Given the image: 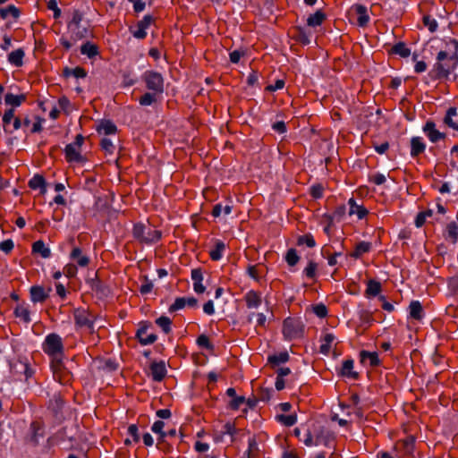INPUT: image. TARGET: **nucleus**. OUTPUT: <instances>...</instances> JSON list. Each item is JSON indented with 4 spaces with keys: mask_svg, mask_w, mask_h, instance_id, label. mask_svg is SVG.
<instances>
[{
    "mask_svg": "<svg viewBox=\"0 0 458 458\" xmlns=\"http://www.w3.org/2000/svg\"><path fill=\"white\" fill-rule=\"evenodd\" d=\"M457 66L458 54L449 55L446 51L441 50L437 53L436 63L428 75L432 81L448 80Z\"/></svg>",
    "mask_w": 458,
    "mask_h": 458,
    "instance_id": "obj_1",
    "label": "nucleus"
},
{
    "mask_svg": "<svg viewBox=\"0 0 458 458\" xmlns=\"http://www.w3.org/2000/svg\"><path fill=\"white\" fill-rule=\"evenodd\" d=\"M132 234L136 240L146 244L155 243L161 238L160 231L143 224L134 225Z\"/></svg>",
    "mask_w": 458,
    "mask_h": 458,
    "instance_id": "obj_2",
    "label": "nucleus"
},
{
    "mask_svg": "<svg viewBox=\"0 0 458 458\" xmlns=\"http://www.w3.org/2000/svg\"><path fill=\"white\" fill-rule=\"evenodd\" d=\"M267 363L271 366V368L275 369L276 372L277 373L275 382L276 390H283L285 387L284 376L286 375V370L283 368H280V366L286 363V352L269 355L267 358Z\"/></svg>",
    "mask_w": 458,
    "mask_h": 458,
    "instance_id": "obj_3",
    "label": "nucleus"
},
{
    "mask_svg": "<svg viewBox=\"0 0 458 458\" xmlns=\"http://www.w3.org/2000/svg\"><path fill=\"white\" fill-rule=\"evenodd\" d=\"M42 349L51 359L64 356L63 340L57 334L52 333L47 335L42 344Z\"/></svg>",
    "mask_w": 458,
    "mask_h": 458,
    "instance_id": "obj_4",
    "label": "nucleus"
},
{
    "mask_svg": "<svg viewBox=\"0 0 458 458\" xmlns=\"http://www.w3.org/2000/svg\"><path fill=\"white\" fill-rule=\"evenodd\" d=\"M142 80L149 91L160 95L164 92V78L161 73L155 71H146L142 74Z\"/></svg>",
    "mask_w": 458,
    "mask_h": 458,
    "instance_id": "obj_5",
    "label": "nucleus"
},
{
    "mask_svg": "<svg viewBox=\"0 0 458 458\" xmlns=\"http://www.w3.org/2000/svg\"><path fill=\"white\" fill-rule=\"evenodd\" d=\"M63 358L64 356L51 359V369L53 371L54 378L57 380L59 383L64 385L71 380L72 375L65 369L63 362Z\"/></svg>",
    "mask_w": 458,
    "mask_h": 458,
    "instance_id": "obj_6",
    "label": "nucleus"
},
{
    "mask_svg": "<svg viewBox=\"0 0 458 458\" xmlns=\"http://www.w3.org/2000/svg\"><path fill=\"white\" fill-rule=\"evenodd\" d=\"M84 142V137L78 134L72 143L65 147V157L68 162H81L83 160L81 155V148Z\"/></svg>",
    "mask_w": 458,
    "mask_h": 458,
    "instance_id": "obj_7",
    "label": "nucleus"
},
{
    "mask_svg": "<svg viewBox=\"0 0 458 458\" xmlns=\"http://www.w3.org/2000/svg\"><path fill=\"white\" fill-rule=\"evenodd\" d=\"M305 325L300 318L288 317V340L302 338Z\"/></svg>",
    "mask_w": 458,
    "mask_h": 458,
    "instance_id": "obj_8",
    "label": "nucleus"
},
{
    "mask_svg": "<svg viewBox=\"0 0 458 458\" xmlns=\"http://www.w3.org/2000/svg\"><path fill=\"white\" fill-rule=\"evenodd\" d=\"M74 320L77 326L86 327L90 332L94 331V321L92 316L84 309H77L74 310Z\"/></svg>",
    "mask_w": 458,
    "mask_h": 458,
    "instance_id": "obj_9",
    "label": "nucleus"
},
{
    "mask_svg": "<svg viewBox=\"0 0 458 458\" xmlns=\"http://www.w3.org/2000/svg\"><path fill=\"white\" fill-rule=\"evenodd\" d=\"M423 132L427 135L428 140L436 143L440 140H445L446 138V134L444 132H440L436 129V123L432 120H428L422 128Z\"/></svg>",
    "mask_w": 458,
    "mask_h": 458,
    "instance_id": "obj_10",
    "label": "nucleus"
},
{
    "mask_svg": "<svg viewBox=\"0 0 458 458\" xmlns=\"http://www.w3.org/2000/svg\"><path fill=\"white\" fill-rule=\"evenodd\" d=\"M415 441V437L408 436L406 438L397 441L394 445V449L397 452H402L403 455L410 456L413 454Z\"/></svg>",
    "mask_w": 458,
    "mask_h": 458,
    "instance_id": "obj_11",
    "label": "nucleus"
},
{
    "mask_svg": "<svg viewBox=\"0 0 458 458\" xmlns=\"http://www.w3.org/2000/svg\"><path fill=\"white\" fill-rule=\"evenodd\" d=\"M154 21L153 16L148 14L143 17L141 21H140L137 24V29L131 30V33L134 38L138 39H143L147 36V30Z\"/></svg>",
    "mask_w": 458,
    "mask_h": 458,
    "instance_id": "obj_12",
    "label": "nucleus"
},
{
    "mask_svg": "<svg viewBox=\"0 0 458 458\" xmlns=\"http://www.w3.org/2000/svg\"><path fill=\"white\" fill-rule=\"evenodd\" d=\"M166 368L164 361H154L149 366L148 375L156 382L162 381L166 375Z\"/></svg>",
    "mask_w": 458,
    "mask_h": 458,
    "instance_id": "obj_13",
    "label": "nucleus"
},
{
    "mask_svg": "<svg viewBox=\"0 0 458 458\" xmlns=\"http://www.w3.org/2000/svg\"><path fill=\"white\" fill-rule=\"evenodd\" d=\"M148 325L141 323L140 327L137 330L136 336L142 345L151 344L157 339V335L148 334Z\"/></svg>",
    "mask_w": 458,
    "mask_h": 458,
    "instance_id": "obj_14",
    "label": "nucleus"
},
{
    "mask_svg": "<svg viewBox=\"0 0 458 458\" xmlns=\"http://www.w3.org/2000/svg\"><path fill=\"white\" fill-rule=\"evenodd\" d=\"M97 131L103 137L114 136L117 131V127L113 122L103 120L98 125Z\"/></svg>",
    "mask_w": 458,
    "mask_h": 458,
    "instance_id": "obj_15",
    "label": "nucleus"
},
{
    "mask_svg": "<svg viewBox=\"0 0 458 458\" xmlns=\"http://www.w3.org/2000/svg\"><path fill=\"white\" fill-rule=\"evenodd\" d=\"M70 259L77 263L81 267H86L89 264V258L82 253V250L79 247H74L71 253Z\"/></svg>",
    "mask_w": 458,
    "mask_h": 458,
    "instance_id": "obj_16",
    "label": "nucleus"
},
{
    "mask_svg": "<svg viewBox=\"0 0 458 458\" xmlns=\"http://www.w3.org/2000/svg\"><path fill=\"white\" fill-rule=\"evenodd\" d=\"M191 280L193 281V290L195 293L200 294L206 290V287L202 284L203 274L200 268H195L191 270Z\"/></svg>",
    "mask_w": 458,
    "mask_h": 458,
    "instance_id": "obj_17",
    "label": "nucleus"
},
{
    "mask_svg": "<svg viewBox=\"0 0 458 458\" xmlns=\"http://www.w3.org/2000/svg\"><path fill=\"white\" fill-rule=\"evenodd\" d=\"M353 360L352 359L345 360L343 362V366L338 372V375L341 377H345L352 379H358L360 375L358 372L353 371Z\"/></svg>",
    "mask_w": 458,
    "mask_h": 458,
    "instance_id": "obj_18",
    "label": "nucleus"
},
{
    "mask_svg": "<svg viewBox=\"0 0 458 458\" xmlns=\"http://www.w3.org/2000/svg\"><path fill=\"white\" fill-rule=\"evenodd\" d=\"M248 309H258L261 302V296L257 292L250 290L243 297Z\"/></svg>",
    "mask_w": 458,
    "mask_h": 458,
    "instance_id": "obj_19",
    "label": "nucleus"
},
{
    "mask_svg": "<svg viewBox=\"0 0 458 458\" xmlns=\"http://www.w3.org/2000/svg\"><path fill=\"white\" fill-rule=\"evenodd\" d=\"M410 145L411 157H419L426 149V144L423 142L420 137H412L411 139Z\"/></svg>",
    "mask_w": 458,
    "mask_h": 458,
    "instance_id": "obj_20",
    "label": "nucleus"
},
{
    "mask_svg": "<svg viewBox=\"0 0 458 458\" xmlns=\"http://www.w3.org/2000/svg\"><path fill=\"white\" fill-rule=\"evenodd\" d=\"M30 300L32 302H43L48 297V293L45 291L44 287L39 285H34L30 290Z\"/></svg>",
    "mask_w": 458,
    "mask_h": 458,
    "instance_id": "obj_21",
    "label": "nucleus"
},
{
    "mask_svg": "<svg viewBox=\"0 0 458 458\" xmlns=\"http://www.w3.org/2000/svg\"><path fill=\"white\" fill-rule=\"evenodd\" d=\"M356 13L358 14L357 23L360 27H366L369 21L367 7L357 4L353 6Z\"/></svg>",
    "mask_w": 458,
    "mask_h": 458,
    "instance_id": "obj_22",
    "label": "nucleus"
},
{
    "mask_svg": "<svg viewBox=\"0 0 458 458\" xmlns=\"http://www.w3.org/2000/svg\"><path fill=\"white\" fill-rule=\"evenodd\" d=\"M409 314L412 319L420 321L424 316L423 307L419 301H411L409 305Z\"/></svg>",
    "mask_w": 458,
    "mask_h": 458,
    "instance_id": "obj_23",
    "label": "nucleus"
},
{
    "mask_svg": "<svg viewBox=\"0 0 458 458\" xmlns=\"http://www.w3.org/2000/svg\"><path fill=\"white\" fill-rule=\"evenodd\" d=\"M381 291H382L381 283L375 279H369L367 282V289L365 291V296L367 298L376 297V296L379 295Z\"/></svg>",
    "mask_w": 458,
    "mask_h": 458,
    "instance_id": "obj_24",
    "label": "nucleus"
},
{
    "mask_svg": "<svg viewBox=\"0 0 458 458\" xmlns=\"http://www.w3.org/2000/svg\"><path fill=\"white\" fill-rule=\"evenodd\" d=\"M360 358L361 363H364L366 361V360H369V365L372 368L377 367L381 363V361L378 358V354L376 352H371L369 351L362 350L360 352Z\"/></svg>",
    "mask_w": 458,
    "mask_h": 458,
    "instance_id": "obj_25",
    "label": "nucleus"
},
{
    "mask_svg": "<svg viewBox=\"0 0 458 458\" xmlns=\"http://www.w3.org/2000/svg\"><path fill=\"white\" fill-rule=\"evenodd\" d=\"M316 445L324 444L327 445L331 441L334 440V434L325 428H320L315 434Z\"/></svg>",
    "mask_w": 458,
    "mask_h": 458,
    "instance_id": "obj_26",
    "label": "nucleus"
},
{
    "mask_svg": "<svg viewBox=\"0 0 458 458\" xmlns=\"http://www.w3.org/2000/svg\"><path fill=\"white\" fill-rule=\"evenodd\" d=\"M350 206L349 215L356 214L359 219H363L368 214V209L362 206L358 205L353 198H351L348 201Z\"/></svg>",
    "mask_w": 458,
    "mask_h": 458,
    "instance_id": "obj_27",
    "label": "nucleus"
},
{
    "mask_svg": "<svg viewBox=\"0 0 458 458\" xmlns=\"http://www.w3.org/2000/svg\"><path fill=\"white\" fill-rule=\"evenodd\" d=\"M24 55V51L18 48L8 55V62L15 67H21L23 64Z\"/></svg>",
    "mask_w": 458,
    "mask_h": 458,
    "instance_id": "obj_28",
    "label": "nucleus"
},
{
    "mask_svg": "<svg viewBox=\"0 0 458 458\" xmlns=\"http://www.w3.org/2000/svg\"><path fill=\"white\" fill-rule=\"evenodd\" d=\"M225 250V244L220 240L216 241L214 248L209 250L211 259L215 261L220 260L223 258Z\"/></svg>",
    "mask_w": 458,
    "mask_h": 458,
    "instance_id": "obj_29",
    "label": "nucleus"
},
{
    "mask_svg": "<svg viewBox=\"0 0 458 458\" xmlns=\"http://www.w3.org/2000/svg\"><path fill=\"white\" fill-rule=\"evenodd\" d=\"M14 315L16 318H20L25 323H30L31 321L30 312L28 307L24 304L17 305L14 309Z\"/></svg>",
    "mask_w": 458,
    "mask_h": 458,
    "instance_id": "obj_30",
    "label": "nucleus"
},
{
    "mask_svg": "<svg viewBox=\"0 0 458 458\" xmlns=\"http://www.w3.org/2000/svg\"><path fill=\"white\" fill-rule=\"evenodd\" d=\"M327 19L325 13L321 10H318L315 13L310 15L307 20V24L310 27L319 26Z\"/></svg>",
    "mask_w": 458,
    "mask_h": 458,
    "instance_id": "obj_31",
    "label": "nucleus"
},
{
    "mask_svg": "<svg viewBox=\"0 0 458 458\" xmlns=\"http://www.w3.org/2000/svg\"><path fill=\"white\" fill-rule=\"evenodd\" d=\"M33 252L38 253L42 258L47 259L51 256V250L46 246L43 241H37L32 245Z\"/></svg>",
    "mask_w": 458,
    "mask_h": 458,
    "instance_id": "obj_32",
    "label": "nucleus"
},
{
    "mask_svg": "<svg viewBox=\"0 0 458 458\" xmlns=\"http://www.w3.org/2000/svg\"><path fill=\"white\" fill-rule=\"evenodd\" d=\"M389 53L399 55L402 57H408L411 55V49L406 47L404 42H398L392 47Z\"/></svg>",
    "mask_w": 458,
    "mask_h": 458,
    "instance_id": "obj_33",
    "label": "nucleus"
},
{
    "mask_svg": "<svg viewBox=\"0 0 458 458\" xmlns=\"http://www.w3.org/2000/svg\"><path fill=\"white\" fill-rule=\"evenodd\" d=\"M371 250V243L369 242H360L356 244L354 251L351 256L354 259H359L362 254L369 252Z\"/></svg>",
    "mask_w": 458,
    "mask_h": 458,
    "instance_id": "obj_34",
    "label": "nucleus"
},
{
    "mask_svg": "<svg viewBox=\"0 0 458 458\" xmlns=\"http://www.w3.org/2000/svg\"><path fill=\"white\" fill-rule=\"evenodd\" d=\"M20 15V10L13 4H10L6 7H3L0 9V16L3 19H7L9 17H13V19H17Z\"/></svg>",
    "mask_w": 458,
    "mask_h": 458,
    "instance_id": "obj_35",
    "label": "nucleus"
},
{
    "mask_svg": "<svg viewBox=\"0 0 458 458\" xmlns=\"http://www.w3.org/2000/svg\"><path fill=\"white\" fill-rule=\"evenodd\" d=\"M13 369H16V371L23 373L26 380L31 377L34 373L33 369L25 361H18L14 363Z\"/></svg>",
    "mask_w": 458,
    "mask_h": 458,
    "instance_id": "obj_36",
    "label": "nucleus"
},
{
    "mask_svg": "<svg viewBox=\"0 0 458 458\" xmlns=\"http://www.w3.org/2000/svg\"><path fill=\"white\" fill-rule=\"evenodd\" d=\"M81 53L89 58H92L98 55V49L95 44L88 41L81 47Z\"/></svg>",
    "mask_w": 458,
    "mask_h": 458,
    "instance_id": "obj_37",
    "label": "nucleus"
},
{
    "mask_svg": "<svg viewBox=\"0 0 458 458\" xmlns=\"http://www.w3.org/2000/svg\"><path fill=\"white\" fill-rule=\"evenodd\" d=\"M29 186L32 190L40 189L46 191V181L42 175L35 174L29 182Z\"/></svg>",
    "mask_w": 458,
    "mask_h": 458,
    "instance_id": "obj_38",
    "label": "nucleus"
},
{
    "mask_svg": "<svg viewBox=\"0 0 458 458\" xmlns=\"http://www.w3.org/2000/svg\"><path fill=\"white\" fill-rule=\"evenodd\" d=\"M335 340V335L331 333H327L322 341L324 342L319 348V352L324 355H328L331 349V344Z\"/></svg>",
    "mask_w": 458,
    "mask_h": 458,
    "instance_id": "obj_39",
    "label": "nucleus"
},
{
    "mask_svg": "<svg viewBox=\"0 0 458 458\" xmlns=\"http://www.w3.org/2000/svg\"><path fill=\"white\" fill-rule=\"evenodd\" d=\"M265 267L263 265H251L247 268V274L250 277L253 278L256 281H259L262 274L264 273Z\"/></svg>",
    "mask_w": 458,
    "mask_h": 458,
    "instance_id": "obj_40",
    "label": "nucleus"
},
{
    "mask_svg": "<svg viewBox=\"0 0 458 458\" xmlns=\"http://www.w3.org/2000/svg\"><path fill=\"white\" fill-rule=\"evenodd\" d=\"M294 33L291 36V38H294L296 41L300 42L302 45H308L310 43V38L305 30L296 27L293 29Z\"/></svg>",
    "mask_w": 458,
    "mask_h": 458,
    "instance_id": "obj_41",
    "label": "nucleus"
},
{
    "mask_svg": "<svg viewBox=\"0 0 458 458\" xmlns=\"http://www.w3.org/2000/svg\"><path fill=\"white\" fill-rule=\"evenodd\" d=\"M25 100L24 95H13L12 93H8L5 95L4 101L6 105H10L13 106H19Z\"/></svg>",
    "mask_w": 458,
    "mask_h": 458,
    "instance_id": "obj_42",
    "label": "nucleus"
},
{
    "mask_svg": "<svg viewBox=\"0 0 458 458\" xmlns=\"http://www.w3.org/2000/svg\"><path fill=\"white\" fill-rule=\"evenodd\" d=\"M165 423L162 420H157L153 423L151 427L152 432L155 434H158V443L164 442L166 437L165 431H164Z\"/></svg>",
    "mask_w": 458,
    "mask_h": 458,
    "instance_id": "obj_43",
    "label": "nucleus"
},
{
    "mask_svg": "<svg viewBox=\"0 0 458 458\" xmlns=\"http://www.w3.org/2000/svg\"><path fill=\"white\" fill-rule=\"evenodd\" d=\"M68 30L71 34V38L73 40V42L82 39L83 38H86L88 34L87 29L81 28V25H79V29L69 28Z\"/></svg>",
    "mask_w": 458,
    "mask_h": 458,
    "instance_id": "obj_44",
    "label": "nucleus"
},
{
    "mask_svg": "<svg viewBox=\"0 0 458 458\" xmlns=\"http://www.w3.org/2000/svg\"><path fill=\"white\" fill-rule=\"evenodd\" d=\"M231 212H232V206L228 205V204L225 206H223L222 204L217 203L213 207L211 214L214 217H218L222 215V213H224V215H229Z\"/></svg>",
    "mask_w": 458,
    "mask_h": 458,
    "instance_id": "obj_45",
    "label": "nucleus"
},
{
    "mask_svg": "<svg viewBox=\"0 0 458 458\" xmlns=\"http://www.w3.org/2000/svg\"><path fill=\"white\" fill-rule=\"evenodd\" d=\"M157 95H159V94L155 93L153 91L147 92L140 97V98L139 99V102L141 106H150L157 101Z\"/></svg>",
    "mask_w": 458,
    "mask_h": 458,
    "instance_id": "obj_46",
    "label": "nucleus"
},
{
    "mask_svg": "<svg viewBox=\"0 0 458 458\" xmlns=\"http://www.w3.org/2000/svg\"><path fill=\"white\" fill-rule=\"evenodd\" d=\"M64 75L65 77L73 76L75 78H84V77H86L87 73H86L85 70L81 67H76L73 69H70V68L66 67L64 70Z\"/></svg>",
    "mask_w": 458,
    "mask_h": 458,
    "instance_id": "obj_47",
    "label": "nucleus"
},
{
    "mask_svg": "<svg viewBox=\"0 0 458 458\" xmlns=\"http://www.w3.org/2000/svg\"><path fill=\"white\" fill-rule=\"evenodd\" d=\"M156 324L160 327L165 334H168L171 331L172 320L168 317H159L156 319Z\"/></svg>",
    "mask_w": 458,
    "mask_h": 458,
    "instance_id": "obj_48",
    "label": "nucleus"
},
{
    "mask_svg": "<svg viewBox=\"0 0 458 458\" xmlns=\"http://www.w3.org/2000/svg\"><path fill=\"white\" fill-rule=\"evenodd\" d=\"M448 236L453 243H455L458 240V224L456 222H451L447 225Z\"/></svg>",
    "mask_w": 458,
    "mask_h": 458,
    "instance_id": "obj_49",
    "label": "nucleus"
},
{
    "mask_svg": "<svg viewBox=\"0 0 458 458\" xmlns=\"http://www.w3.org/2000/svg\"><path fill=\"white\" fill-rule=\"evenodd\" d=\"M100 146L101 148L106 153V154H113L114 151V145L110 138L103 137L100 140Z\"/></svg>",
    "mask_w": 458,
    "mask_h": 458,
    "instance_id": "obj_50",
    "label": "nucleus"
},
{
    "mask_svg": "<svg viewBox=\"0 0 458 458\" xmlns=\"http://www.w3.org/2000/svg\"><path fill=\"white\" fill-rule=\"evenodd\" d=\"M324 190L325 188L322 183H315L310 188V194L315 199H321Z\"/></svg>",
    "mask_w": 458,
    "mask_h": 458,
    "instance_id": "obj_51",
    "label": "nucleus"
},
{
    "mask_svg": "<svg viewBox=\"0 0 458 458\" xmlns=\"http://www.w3.org/2000/svg\"><path fill=\"white\" fill-rule=\"evenodd\" d=\"M14 118H15L14 117V110L13 108L5 111L4 115H3L4 129L8 133H12L13 132V131H10L8 129V125H9V123L12 121H13Z\"/></svg>",
    "mask_w": 458,
    "mask_h": 458,
    "instance_id": "obj_52",
    "label": "nucleus"
},
{
    "mask_svg": "<svg viewBox=\"0 0 458 458\" xmlns=\"http://www.w3.org/2000/svg\"><path fill=\"white\" fill-rule=\"evenodd\" d=\"M298 245L306 244L310 248H313L316 245L313 236L310 233L299 236L297 241Z\"/></svg>",
    "mask_w": 458,
    "mask_h": 458,
    "instance_id": "obj_53",
    "label": "nucleus"
},
{
    "mask_svg": "<svg viewBox=\"0 0 458 458\" xmlns=\"http://www.w3.org/2000/svg\"><path fill=\"white\" fill-rule=\"evenodd\" d=\"M82 20V15L78 10H74L72 13V17L70 22L68 23V29H79V25H81V21Z\"/></svg>",
    "mask_w": 458,
    "mask_h": 458,
    "instance_id": "obj_54",
    "label": "nucleus"
},
{
    "mask_svg": "<svg viewBox=\"0 0 458 458\" xmlns=\"http://www.w3.org/2000/svg\"><path fill=\"white\" fill-rule=\"evenodd\" d=\"M424 26L428 27L430 32H435L437 29V22L430 15H424L422 18Z\"/></svg>",
    "mask_w": 458,
    "mask_h": 458,
    "instance_id": "obj_55",
    "label": "nucleus"
},
{
    "mask_svg": "<svg viewBox=\"0 0 458 458\" xmlns=\"http://www.w3.org/2000/svg\"><path fill=\"white\" fill-rule=\"evenodd\" d=\"M312 310L320 318H326L328 312L327 306L323 303L313 305Z\"/></svg>",
    "mask_w": 458,
    "mask_h": 458,
    "instance_id": "obj_56",
    "label": "nucleus"
},
{
    "mask_svg": "<svg viewBox=\"0 0 458 458\" xmlns=\"http://www.w3.org/2000/svg\"><path fill=\"white\" fill-rule=\"evenodd\" d=\"M317 268H318V264L315 261L310 260L309 262L308 266L304 269V274L306 275V276L308 278L312 279L316 276Z\"/></svg>",
    "mask_w": 458,
    "mask_h": 458,
    "instance_id": "obj_57",
    "label": "nucleus"
},
{
    "mask_svg": "<svg viewBox=\"0 0 458 458\" xmlns=\"http://www.w3.org/2000/svg\"><path fill=\"white\" fill-rule=\"evenodd\" d=\"M254 317L256 318L258 326H259V327L265 326L267 318L263 313H258V314L250 313L247 318V321L249 323H251Z\"/></svg>",
    "mask_w": 458,
    "mask_h": 458,
    "instance_id": "obj_58",
    "label": "nucleus"
},
{
    "mask_svg": "<svg viewBox=\"0 0 458 458\" xmlns=\"http://www.w3.org/2000/svg\"><path fill=\"white\" fill-rule=\"evenodd\" d=\"M359 318L360 320L364 324L370 325V323L373 321L372 313L367 310H361L359 312Z\"/></svg>",
    "mask_w": 458,
    "mask_h": 458,
    "instance_id": "obj_59",
    "label": "nucleus"
},
{
    "mask_svg": "<svg viewBox=\"0 0 458 458\" xmlns=\"http://www.w3.org/2000/svg\"><path fill=\"white\" fill-rule=\"evenodd\" d=\"M186 306L184 297L176 298L174 302L169 307L170 312H174L183 309Z\"/></svg>",
    "mask_w": 458,
    "mask_h": 458,
    "instance_id": "obj_60",
    "label": "nucleus"
},
{
    "mask_svg": "<svg viewBox=\"0 0 458 458\" xmlns=\"http://www.w3.org/2000/svg\"><path fill=\"white\" fill-rule=\"evenodd\" d=\"M300 260V257L297 254L295 249H288V266L293 267Z\"/></svg>",
    "mask_w": 458,
    "mask_h": 458,
    "instance_id": "obj_61",
    "label": "nucleus"
},
{
    "mask_svg": "<svg viewBox=\"0 0 458 458\" xmlns=\"http://www.w3.org/2000/svg\"><path fill=\"white\" fill-rule=\"evenodd\" d=\"M197 344L199 347L210 350L213 348L208 337L205 335H200L197 338Z\"/></svg>",
    "mask_w": 458,
    "mask_h": 458,
    "instance_id": "obj_62",
    "label": "nucleus"
},
{
    "mask_svg": "<svg viewBox=\"0 0 458 458\" xmlns=\"http://www.w3.org/2000/svg\"><path fill=\"white\" fill-rule=\"evenodd\" d=\"M274 394L275 390L272 388H262L259 393V400L267 402L272 398Z\"/></svg>",
    "mask_w": 458,
    "mask_h": 458,
    "instance_id": "obj_63",
    "label": "nucleus"
},
{
    "mask_svg": "<svg viewBox=\"0 0 458 458\" xmlns=\"http://www.w3.org/2000/svg\"><path fill=\"white\" fill-rule=\"evenodd\" d=\"M448 288L452 293L458 292V276L448 278Z\"/></svg>",
    "mask_w": 458,
    "mask_h": 458,
    "instance_id": "obj_64",
    "label": "nucleus"
}]
</instances>
